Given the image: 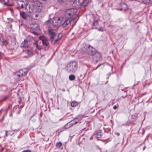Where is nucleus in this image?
I'll return each instance as SVG.
<instances>
[{
  "label": "nucleus",
  "instance_id": "bb28decb",
  "mask_svg": "<svg viewBox=\"0 0 152 152\" xmlns=\"http://www.w3.org/2000/svg\"><path fill=\"white\" fill-rule=\"evenodd\" d=\"M70 1L72 2H73V3L76 4L77 0H70Z\"/></svg>",
  "mask_w": 152,
  "mask_h": 152
},
{
  "label": "nucleus",
  "instance_id": "2eb2a0df",
  "mask_svg": "<svg viewBox=\"0 0 152 152\" xmlns=\"http://www.w3.org/2000/svg\"><path fill=\"white\" fill-rule=\"evenodd\" d=\"M9 0H0V1L4 3V4L9 5H12L9 2Z\"/></svg>",
  "mask_w": 152,
  "mask_h": 152
},
{
  "label": "nucleus",
  "instance_id": "dca6fc26",
  "mask_svg": "<svg viewBox=\"0 0 152 152\" xmlns=\"http://www.w3.org/2000/svg\"><path fill=\"white\" fill-rule=\"evenodd\" d=\"M34 30H35L37 31H38L39 30V25L37 23H35L34 25V26L32 28Z\"/></svg>",
  "mask_w": 152,
  "mask_h": 152
},
{
  "label": "nucleus",
  "instance_id": "aec40b11",
  "mask_svg": "<svg viewBox=\"0 0 152 152\" xmlns=\"http://www.w3.org/2000/svg\"><path fill=\"white\" fill-rule=\"evenodd\" d=\"M27 53L29 55H31L32 53V51L31 50L28 49L27 50Z\"/></svg>",
  "mask_w": 152,
  "mask_h": 152
},
{
  "label": "nucleus",
  "instance_id": "7c9ffc66",
  "mask_svg": "<svg viewBox=\"0 0 152 152\" xmlns=\"http://www.w3.org/2000/svg\"><path fill=\"white\" fill-rule=\"evenodd\" d=\"M115 134L117 135L118 136L119 135V134L118 133L116 132L115 133Z\"/></svg>",
  "mask_w": 152,
  "mask_h": 152
},
{
  "label": "nucleus",
  "instance_id": "4be33fe9",
  "mask_svg": "<svg viewBox=\"0 0 152 152\" xmlns=\"http://www.w3.org/2000/svg\"><path fill=\"white\" fill-rule=\"evenodd\" d=\"M2 45H6L7 44L8 42L5 39H4L2 41Z\"/></svg>",
  "mask_w": 152,
  "mask_h": 152
},
{
  "label": "nucleus",
  "instance_id": "a878e982",
  "mask_svg": "<svg viewBox=\"0 0 152 152\" xmlns=\"http://www.w3.org/2000/svg\"><path fill=\"white\" fill-rule=\"evenodd\" d=\"M98 30L99 31H103V29L102 27H100L98 29Z\"/></svg>",
  "mask_w": 152,
  "mask_h": 152
},
{
  "label": "nucleus",
  "instance_id": "4468645a",
  "mask_svg": "<svg viewBox=\"0 0 152 152\" xmlns=\"http://www.w3.org/2000/svg\"><path fill=\"white\" fill-rule=\"evenodd\" d=\"M121 6L122 7L121 9L122 10L125 11L128 8L127 6L124 3H122Z\"/></svg>",
  "mask_w": 152,
  "mask_h": 152
},
{
  "label": "nucleus",
  "instance_id": "7ed1b4c3",
  "mask_svg": "<svg viewBox=\"0 0 152 152\" xmlns=\"http://www.w3.org/2000/svg\"><path fill=\"white\" fill-rule=\"evenodd\" d=\"M48 31L52 44H55V42L60 39L62 36V34L61 33L58 34L56 35V34L55 30L51 28L49 29Z\"/></svg>",
  "mask_w": 152,
  "mask_h": 152
},
{
  "label": "nucleus",
  "instance_id": "2f4dec72",
  "mask_svg": "<svg viewBox=\"0 0 152 152\" xmlns=\"http://www.w3.org/2000/svg\"><path fill=\"white\" fill-rule=\"evenodd\" d=\"M7 130H6L5 131V134H6V136L7 137Z\"/></svg>",
  "mask_w": 152,
  "mask_h": 152
},
{
  "label": "nucleus",
  "instance_id": "c756f323",
  "mask_svg": "<svg viewBox=\"0 0 152 152\" xmlns=\"http://www.w3.org/2000/svg\"><path fill=\"white\" fill-rule=\"evenodd\" d=\"M113 108L114 109H116L117 108V107L116 106H115L113 107Z\"/></svg>",
  "mask_w": 152,
  "mask_h": 152
},
{
  "label": "nucleus",
  "instance_id": "f8f14e48",
  "mask_svg": "<svg viewBox=\"0 0 152 152\" xmlns=\"http://www.w3.org/2000/svg\"><path fill=\"white\" fill-rule=\"evenodd\" d=\"M28 41L26 40L24 41L22 43L21 45V47L22 48H28V46L27 45Z\"/></svg>",
  "mask_w": 152,
  "mask_h": 152
},
{
  "label": "nucleus",
  "instance_id": "1a4fd4ad",
  "mask_svg": "<svg viewBox=\"0 0 152 152\" xmlns=\"http://www.w3.org/2000/svg\"><path fill=\"white\" fill-rule=\"evenodd\" d=\"M39 39L42 41V43L43 45L47 46L49 45V42L47 39L43 36H41Z\"/></svg>",
  "mask_w": 152,
  "mask_h": 152
},
{
  "label": "nucleus",
  "instance_id": "6ab92c4d",
  "mask_svg": "<svg viewBox=\"0 0 152 152\" xmlns=\"http://www.w3.org/2000/svg\"><path fill=\"white\" fill-rule=\"evenodd\" d=\"M78 103L76 102H73L71 103V106L72 107H74L77 105Z\"/></svg>",
  "mask_w": 152,
  "mask_h": 152
},
{
  "label": "nucleus",
  "instance_id": "20e7f679",
  "mask_svg": "<svg viewBox=\"0 0 152 152\" xmlns=\"http://www.w3.org/2000/svg\"><path fill=\"white\" fill-rule=\"evenodd\" d=\"M36 5L35 18L36 20H39L42 17V4L39 2H36Z\"/></svg>",
  "mask_w": 152,
  "mask_h": 152
},
{
  "label": "nucleus",
  "instance_id": "b1692460",
  "mask_svg": "<svg viewBox=\"0 0 152 152\" xmlns=\"http://www.w3.org/2000/svg\"><path fill=\"white\" fill-rule=\"evenodd\" d=\"M96 135H97L96 137H97V138H99L101 136V134L100 133H99V134H98V133H97Z\"/></svg>",
  "mask_w": 152,
  "mask_h": 152
},
{
  "label": "nucleus",
  "instance_id": "5701e85b",
  "mask_svg": "<svg viewBox=\"0 0 152 152\" xmlns=\"http://www.w3.org/2000/svg\"><path fill=\"white\" fill-rule=\"evenodd\" d=\"M22 99L20 97H19L18 98V103L20 104L22 102Z\"/></svg>",
  "mask_w": 152,
  "mask_h": 152
},
{
  "label": "nucleus",
  "instance_id": "423d86ee",
  "mask_svg": "<svg viewBox=\"0 0 152 152\" xmlns=\"http://www.w3.org/2000/svg\"><path fill=\"white\" fill-rule=\"evenodd\" d=\"M86 46L87 48L86 50V52L89 55L93 56L96 54V51L95 49L91 46L87 45H86Z\"/></svg>",
  "mask_w": 152,
  "mask_h": 152
},
{
  "label": "nucleus",
  "instance_id": "f3484780",
  "mask_svg": "<svg viewBox=\"0 0 152 152\" xmlns=\"http://www.w3.org/2000/svg\"><path fill=\"white\" fill-rule=\"evenodd\" d=\"M143 2L146 4H150L152 3V0H142Z\"/></svg>",
  "mask_w": 152,
  "mask_h": 152
},
{
  "label": "nucleus",
  "instance_id": "f03ea898",
  "mask_svg": "<svg viewBox=\"0 0 152 152\" xmlns=\"http://www.w3.org/2000/svg\"><path fill=\"white\" fill-rule=\"evenodd\" d=\"M19 6L22 8H25L26 11L29 13H31L34 11V8L36 7L35 3V6L32 4H29L27 0H20L18 2Z\"/></svg>",
  "mask_w": 152,
  "mask_h": 152
},
{
  "label": "nucleus",
  "instance_id": "a211bd4d",
  "mask_svg": "<svg viewBox=\"0 0 152 152\" xmlns=\"http://www.w3.org/2000/svg\"><path fill=\"white\" fill-rule=\"evenodd\" d=\"M75 76L73 75H70L69 77V79L71 80H75Z\"/></svg>",
  "mask_w": 152,
  "mask_h": 152
},
{
  "label": "nucleus",
  "instance_id": "c9c22d12",
  "mask_svg": "<svg viewBox=\"0 0 152 152\" xmlns=\"http://www.w3.org/2000/svg\"><path fill=\"white\" fill-rule=\"evenodd\" d=\"M77 119L76 118H75V119H74V120H75V119Z\"/></svg>",
  "mask_w": 152,
  "mask_h": 152
},
{
  "label": "nucleus",
  "instance_id": "f257e3e1",
  "mask_svg": "<svg viewBox=\"0 0 152 152\" xmlns=\"http://www.w3.org/2000/svg\"><path fill=\"white\" fill-rule=\"evenodd\" d=\"M77 10L76 9H69L65 12V16L68 19L65 18L60 17L55 18L53 20V26L57 27L62 25L63 27H66L70 23L72 26H74L76 23L75 19L79 17V14L77 13Z\"/></svg>",
  "mask_w": 152,
  "mask_h": 152
},
{
  "label": "nucleus",
  "instance_id": "39448f33",
  "mask_svg": "<svg viewBox=\"0 0 152 152\" xmlns=\"http://www.w3.org/2000/svg\"><path fill=\"white\" fill-rule=\"evenodd\" d=\"M77 68V63L75 61L69 62L66 66V70L68 72L74 73Z\"/></svg>",
  "mask_w": 152,
  "mask_h": 152
},
{
  "label": "nucleus",
  "instance_id": "72a5a7b5",
  "mask_svg": "<svg viewBox=\"0 0 152 152\" xmlns=\"http://www.w3.org/2000/svg\"><path fill=\"white\" fill-rule=\"evenodd\" d=\"M9 19V20L10 21V22H12V19Z\"/></svg>",
  "mask_w": 152,
  "mask_h": 152
},
{
  "label": "nucleus",
  "instance_id": "0eeeda50",
  "mask_svg": "<svg viewBox=\"0 0 152 152\" xmlns=\"http://www.w3.org/2000/svg\"><path fill=\"white\" fill-rule=\"evenodd\" d=\"M76 5L83 7L86 6L88 3V0H77Z\"/></svg>",
  "mask_w": 152,
  "mask_h": 152
},
{
  "label": "nucleus",
  "instance_id": "e433bc0d",
  "mask_svg": "<svg viewBox=\"0 0 152 152\" xmlns=\"http://www.w3.org/2000/svg\"><path fill=\"white\" fill-rule=\"evenodd\" d=\"M98 67V66H97V67L96 68V69H97Z\"/></svg>",
  "mask_w": 152,
  "mask_h": 152
},
{
  "label": "nucleus",
  "instance_id": "c85d7f7f",
  "mask_svg": "<svg viewBox=\"0 0 152 152\" xmlns=\"http://www.w3.org/2000/svg\"><path fill=\"white\" fill-rule=\"evenodd\" d=\"M97 20H94V24L95 25H96V24H97Z\"/></svg>",
  "mask_w": 152,
  "mask_h": 152
},
{
  "label": "nucleus",
  "instance_id": "6e6552de",
  "mask_svg": "<svg viewBox=\"0 0 152 152\" xmlns=\"http://www.w3.org/2000/svg\"><path fill=\"white\" fill-rule=\"evenodd\" d=\"M27 73V72L23 71L22 69H21L20 70L19 72L17 73L16 75L17 77L20 78L22 76L26 75Z\"/></svg>",
  "mask_w": 152,
  "mask_h": 152
},
{
  "label": "nucleus",
  "instance_id": "473e14b6",
  "mask_svg": "<svg viewBox=\"0 0 152 152\" xmlns=\"http://www.w3.org/2000/svg\"><path fill=\"white\" fill-rule=\"evenodd\" d=\"M96 55L97 56H98L99 57H100V56H101L100 55L99 53H96Z\"/></svg>",
  "mask_w": 152,
  "mask_h": 152
},
{
  "label": "nucleus",
  "instance_id": "412c9836",
  "mask_svg": "<svg viewBox=\"0 0 152 152\" xmlns=\"http://www.w3.org/2000/svg\"><path fill=\"white\" fill-rule=\"evenodd\" d=\"M62 144L61 142H58L56 144V146L57 148H60L62 146Z\"/></svg>",
  "mask_w": 152,
  "mask_h": 152
},
{
  "label": "nucleus",
  "instance_id": "f704fd0d",
  "mask_svg": "<svg viewBox=\"0 0 152 152\" xmlns=\"http://www.w3.org/2000/svg\"><path fill=\"white\" fill-rule=\"evenodd\" d=\"M42 1H46L47 0H41Z\"/></svg>",
  "mask_w": 152,
  "mask_h": 152
},
{
  "label": "nucleus",
  "instance_id": "9d476101",
  "mask_svg": "<svg viewBox=\"0 0 152 152\" xmlns=\"http://www.w3.org/2000/svg\"><path fill=\"white\" fill-rule=\"evenodd\" d=\"M34 45H36V48L38 50H40L42 49V42L41 41H40V42L37 41L34 44Z\"/></svg>",
  "mask_w": 152,
  "mask_h": 152
},
{
  "label": "nucleus",
  "instance_id": "cd10ccee",
  "mask_svg": "<svg viewBox=\"0 0 152 152\" xmlns=\"http://www.w3.org/2000/svg\"><path fill=\"white\" fill-rule=\"evenodd\" d=\"M31 151L29 150H25L22 151V152H31Z\"/></svg>",
  "mask_w": 152,
  "mask_h": 152
},
{
  "label": "nucleus",
  "instance_id": "ddd939ff",
  "mask_svg": "<svg viewBox=\"0 0 152 152\" xmlns=\"http://www.w3.org/2000/svg\"><path fill=\"white\" fill-rule=\"evenodd\" d=\"M20 16L24 19H26L27 18V15L25 12H20Z\"/></svg>",
  "mask_w": 152,
  "mask_h": 152
},
{
  "label": "nucleus",
  "instance_id": "393cba45",
  "mask_svg": "<svg viewBox=\"0 0 152 152\" xmlns=\"http://www.w3.org/2000/svg\"><path fill=\"white\" fill-rule=\"evenodd\" d=\"M137 116L135 115H132V119H134L136 118Z\"/></svg>",
  "mask_w": 152,
  "mask_h": 152
},
{
  "label": "nucleus",
  "instance_id": "9b49d317",
  "mask_svg": "<svg viewBox=\"0 0 152 152\" xmlns=\"http://www.w3.org/2000/svg\"><path fill=\"white\" fill-rule=\"evenodd\" d=\"M80 121V120H78L77 121H75V122L74 124H72L69 122L64 126V128L66 129H68L70 127H71L73 125L76 124L78 123V122H79Z\"/></svg>",
  "mask_w": 152,
  "mask_h": 152
}]
</instances>
